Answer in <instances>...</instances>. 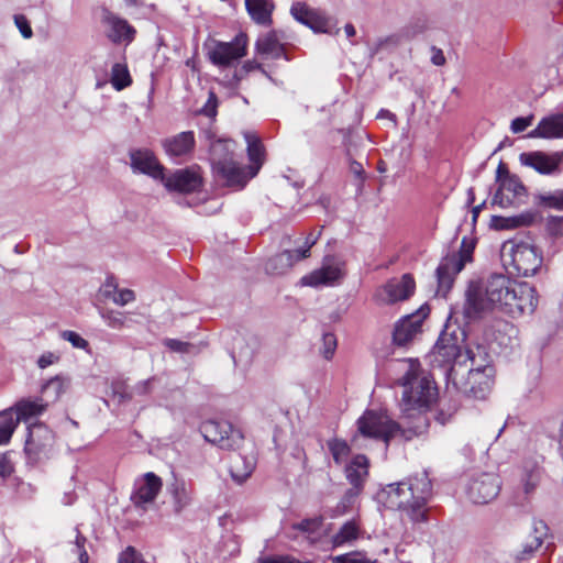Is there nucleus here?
Wrapping results in <instances>:
<instances>
[{
  "instance_id": "f257e3e1",
  "label": "nucleus",
  "mask_w": 563,
  "mask_h": 563,
  "mask_svg": "<svg viewBox=\"0 0 563 563\" xmlns=\"http://www.w3.org/2000/svg\"><path fill=\"white\" fill-rule=\"evenodd\" d=\"M402 365L406 371L398 379V384L404 387L400 402L401 423L393 420L386 412L367 410L357 420L362 435L388 444L395 438L408 441L427 431L429 420L426 411L435 399L437 388L422 373L417 361L408 360Z\"/></svg>"
},
{
  "instance_id": "f03ea898",
  "label": "nucleus",
  "mask_w": 563,
  "mask_h": 563,
  "mask_svg": "<svg viewBox=\"0 0 563 563\" xmlns=\"http://www.w3.org/2000/svg\"><path fill=\"white\" fill-rule=\"evenodd\" d=\"M538 306L534 287L504 274H492L482 285H471L466 291L465 312L475 317L497 310L512 318L532 313Z\"/></svg>"
},
{
  "instance_id": "7ed1b4c3",
  "label": "nucleus",
  "mask_w": 563,
  "mask_h": 563,
  "mask_svg": "<svg viewBox=\"0 0 563 563\" xmlns=\"http://www.w3.org/2000/svg\"><path fill=\"white\" fill-rule=\"evenodd\" d=\"M432 482L427 471L417 472L399 483L388 484L379 494L385 506L397 509L401 518L412 523L428 520V503L432 497Z\"/></svg>"
},
{
  "instance_id": "20e7f679",
  "label": "nucleus",
  "mask_w": 563,
  "mask_h": 563,
  "mask_svg": "<svg viewBox=\"0 0 563 563\" xmlns=\"http://www.w3.org/2000/svg\"><path fill=\"white\" fill-rule=\"evenodd\" d=\"M476 347L465 346V333L457 329L453 332L446 330L439 336L432 352L434 366L443 368L453 384H457L459 368L468 362L476 364Z\"/></svg>"
},
{
  "instance_id": "39448f33",
  "label": "nucleus",
  "mask_w": 563,
  "mask_h": 563,
  "mask_svg": "<svg viewBox=\"0 0 563 563\" xmlns=\"http://www.w3.org/2000/svg\"><path fill=\"white\" fill-rule=\"evenodd\" d=\"M501 260L510 273L522 277L536 275L542 266L539 249L525 241H507L501 247Z\"/></svg>"
},
{
  "instance_id": "423d86ee",
  "label": "nucleus",
  "mask_w": 563,
  "mask_h": 563,
  "mask_svg": "<svg viewBox=\"0 0 563 563\" xmlns=\"http://www.w3.org/2000/svg\"><path fill=\"white\" fill-rule=\"evenodd\" d=\"M476 364H471L466 379L459 375L454 386L470 397L484 399L494 385L495 369L487 362L488 354L483 346L476 345Z\"/></svg>"
},
{
  "instance_id": "0eeeda50",
  "label": "nucleus",
  "mask_w": 563,
  "mask_h": 563,
  "mask_svg": "<svg viewBox=\"0 0 563 563\" xmlns=\"http://www.w3.org/2000/svg\"><path fill=\"white\" fill-rule=\"evenodd\" d=\"M473 251L474 242L464 238L459 253H452L442 258L437 268L439 291L445 294L451 288L454 276L464 268L467 262L472 261Z\"/></svg>"
},
{
  "instance_id": "6e6552de",
  "label": "nucleus",
  "mask_w": 563,
  "mask_h": 563,
  "mask_svg": "<svg viewBox=\"0 0 563 563\" xmlns=\"http://www.w3.org/2000/svg\"><path fill=\"white\" fill-rule=\"evenodd\" d=\"M206 441L223 450H235L243 443V434L228 421L209 420L200 426Z\"/></svg>"
},
{
  "instance_id": "1a4fd4ad",
  "label": "nucleus",
  "mask_w": 563,
  "mask_h": 563,
  "mask_svg": "<svg viewBox=\"0 0 563 563\" xmlns=\"http://www.w3.org/2000/svg\"><path fill=\"white\" fill-rule=\"evenodd\" d=\"M499 476L494 472H477L472 474L466 486V494L474 504H488L500 492Z\"/></svg>"
},
{
  "instance_id": "9d476101",
  "label": "nucleus",
  "mask_w": 563,
  "mask_h": 563,
  "mask_svg": "<svg viewBox=\"0 0 563 563\" xmlns=\"http://www.w3.org/2000/svg\"><path fill=\"white\" fill-rule=\"evenodd\" d=\"M247 36L239 33L230 42L214 41L209 48V60L218 67H230L246 55Z\"/></svg>"
},
{
  "instance_id": "9b49d317",
  "label": "nucleus",
  "mask_w": 563,
  "mask_h": 563,
  "mask_svg": "<svg viewBox=\"0 0 563 563\" xmlns=\"http://www.w3.org/2000/svg\"><path fill=\"white\" fill-rule=\"evenodd\" d=\"M369 461L363 454H357L345 466V477L352 486L344 494L341 505L343 510L352 505L354 499L362 493L368 477Z\"/></svg>"
},
{
  "instance_id": "f8f14e48",
  "label": "nucleus",
  "mask_w": 563,
  "mask_h": 563,
  "mask_svg": "<svg viewBox=\"0 0 563 563\" xmlns=\"http://www.w3.org/2000/svg\"><path fill=\"white\" fill-rule=\"evenodd\" d=\"M416 289V283L410 274H404L399 279L393 278L378 287L374 299L378 305H393L410 298Z\"/></svg>"
},
{
  "instance_id": "ddd939ff",
  "label": "nucleus",
  "mask_w": 563,
  "mask_h": 563,
  "mask_svg": "<svg viewBox=\"0 0 563 563\" xmlns=\"http://www.w3.org/2000/svg\"><path fill=\"white\" fill-rule=\"evenodd\" d=\"M290 14L299 23L316 33H332V20L324 11L311 8L306 2L297 1L291 4Z\"/></svg>"
},
{
  "instance_id": "4468645a",
  "label": "nucleus",
  "mask_w": 563,
  "mask_h": 563,
  "mask_svg": "<svg viewBox=\"0 0 563 563\" xmlns=\"http://www.w3.org/2000/svg\"><path fill=\"white\" fill-rule=\"evenodd\" d=\"M343 276L344 262L332 256H327L319 269H316L301 278V284L311 287L333 286L340 282Z\"/></svg>"
},
{
  "instance_id": "2eb2a0df",
  "label": "nucleus",
  "mask_w": 563,
  "mask_h": 563,
  "mask_svg": "<svg viewBox=\"0 0 563 563\" xmlns=\"http://www.w3.org/2000/svg\"><path fill=\"white\" fill-rule=\"evenodd\" d=\"M216 176L228 187L242 189L258 173V166H243L235 158L212 168Z\"/></svg>"
},
{
  "instance_id": "dca6fc26",
  "label": "nucleus",
  "mask_w": 563,
  "mask_h": 563,
  "mask_svg": "<svg viewBox=\"0 0 563 563\" xmlns=\"http://www.w3.org/2000/svg\"><path fill=\"white\" fill-rule=\"evenodd\" d=\"M161 181L168 191L179 194H191L198 191L202 186L199 168L194 167L177 169L167 176L164 174Z\"/></svg>"
},
{
  "instance_id": "f3484780",
  "label": "nucleus",
  "mask_w": 563,
  "mask_h": 563,
  "mask_svg": "<svg viewBox=\"0 0 563 563\" xmlns=\"http://www.w3.org/2000/svg\"><path fill=\"white\" fill-rule=\"evenodd\" d=\"M429 314L427 306L420 307L416 312L402 317L394 328L393 341L397 345H406L421 332L422 322Z\"/></svg>"
},
{
  "instance_id": "a211bd4d",
  "label": "nucleus",
  "mask_w": 563,
  "mask_h": 563,
  "mask_svg": "<svg viewBox=\"0 0 563 563\" xmlns=\"http://www.w3.org/2000/svg\"><path fill=\"white\" fill-rule=\"evenodd\" d=\"M527 189L520 178L506 177L493 197V203L501 208L518 207L526 201Z\"/></svg>"
},
{
  "instance_id": "6ab92c4d",
  "label": "nucleus",
  "mask_w": 563,
  "mask_h": 563,
  "mask_svg": "<svg viewBox=\"0 0 563 563\" xmlns=\"http://www.w3.org/2000/svg\"><path fill=\"white\" fill-rule=\"evenodd\" d=\"M521 165L533 168L542 175L553 174L563 162V152L547 154L544 152H527L519 155Z\"/></svg>"
},
{
  "instance_id": "aec40b11",
  "label": "nucleus",
  "mask_w": 563,
  "mask_h": 563,
  "mask_svg": "<svg viewBox=\"0 0 563 563\" xmlns=\"http://www.w3.org/2000/svg\"><path fill=\"white\" fill-rule=\"evenodd\" d=\"M54 444V434L46 426L34 423L29 427L25 441V452L34 457H41L49 452Z\"/></svg>"
},
{
  "instance_id": "412c9836",
  "label": "nucleus",
  "mask_w": 563,
  "mask_h": 563,
  "mask_svg": "<svg viewBox=\"0 0 563 563\" xmlns=\"http://www.w3.org/2000/svg\"><path fill=\"white\" fill-rule=\"evenodd\" d=\"M130 159L134 173L147 175L156 180L164 178L165 167L152 151L146 148L132 150Z\"/></svg>"
},
{
  "instance_id": "4be33fe9",
  "label": "nucleus",
  "mask_w": 563,
  "mask_h": 563,
  "mask_svg": "<svg viewBox=\"0 0 563 563\" xmlns=\"http://www.w3.org/2000/svg\"><path fill=\"white\" fill-rule=\"evenodd\" d=\"M196 139L192 131H184L162 140L165 154L173 159H188L194 153Z\"/></svg>"
},
{
  "instance_id": "5701e85b",
  "label": "nucleus",
  "mask_w": 563,
  "mask_h": 563,
  "mask_svg": "<svg viewBox=\"0 0 563 563\" xmlns=\"http://www.w3.org/2000/svg\"><path fill=\"white\" fill-rule=\"evenodd\" d=\"M163 486L161 477L148 472L135 483V490L132 500L135 506L140 507L145 504L153 503Z\"/></svg>"
},
{
  "instance_id": "b1692460",
  "label": "nucleus",
  "mask_w": 563,
  "mask_h": 563,
  "mask_svg": "<svg viewBox=\"0 0 563 563\" xmlns=\"http://www.w3.org/2000/svg\"><path fill=\"white\" fill-rule=\"evenodd\" d=\"M203 137L210 142V162L212 168L222 165L234 158L235 142L230 139H214V134L211 130H205L202 132Z\"/></svg>"
},
{
  "instance_id": "393cba45",
  "label": "nucleus",
  "mask_w": 563,
  "mask_h": 563,
  "mask_svg": "<svg viewBox=\"0 0 563 563\" xmlns=\"http://www.w3.org/2000/svg\"><path fill=\"white\" fill-rule=\"evenodd\" d=\"M528 137L536 139H562L563 112L543 118L534 130L528 133Z\"/></svg>"
},
{
  "instance_id": "a878e982",
  "label": "nucleus",
  "mask_w": 563,
  "mask_h": 563,
  "mask_svg": "<svg viewBox=\"0 0 563 563\" xmlns=\"http://www.w3.org/2000/svg\"><path fill=\"white\" fill-rule=\"evenodd\" d=\"M549 534V528L542 520H534L532 523V534L522 545V550L518 553V560L529 559L543 543Z\"/></svg>"
},
{
  "instance_id": "bb28decb",
  "label": "nucleus",
  "mask_w": 563,
  "mask_h": 563,
  "mask_svg": "<svg viewBox=\"0 0 563 563\" xmlns=\"http://www.w3.org/2000/svg\"><path fill=\"white\" fill-rule=\"evenodd\" d=\"M255 47L258 54L269 56L274 59L280 57H284L287 60L289 59L285 53V47L280 43L275 31L261 35L256 41Z\"/></svg>"
},
{
  "instance_id": "cd10ccee",
  "label": "nucleus",
  "mask_w": 563,
  "mask_h": 563,
  "mask_svg": "<svg viewBox=\"0 0 563 563\" xmlns=\"http://www.w3.org/2000/svg\"><path fill=\"white\" fill-rule=\"evenodd\" d=\"M106 22L110 27L109 38L114 43L131 42L134 37L135 30L128 23L126 20L120 19L117 15L108 13Z\"/></svg>"
},
{
  "instance_id": "c85d7f7f",
  "label": "nucleus",
  "mask_w": 563,
  "mask_h": 563,
  "mask_svg": "<svg viewBox=\"0 0 563 563\" xmlns=\"http://www.w3.org/2000/svg\"><path fill=\"white\" fill-rule=\"evenodd\" d=\"M245 7L255 23L265 26L272 23V13L275 8L272 0H245Z\"/></svg>"
},
{
  "instance_id": "c756f323",
  "label": "nucleus",
  "mask_w": 563,
  "mask_h": 563,
  "mask_svg": "<svg viewBox=\"0 0 563 563\" xmlns=\"http://www.w3.org/2000/svg\"><path fill=\"white\" fill-rule=\"evenodd\" d=\"M168 494L173 499V507L176 514L186 509L192 500V490L184 481L174 479L167 487Z\"/></svg>"
},
{
  "instance_id": "7c9ffc66",
  "label": "nucleus",
  "mask_w": 563,
  "mask_h": 563,
  "mask_svg": "<svg viewBox=\"0 0 563 563\" xmlns=\"http://www.w3.org/2000/svg\"><path fill=\"white\" fill-rule=\"evenodd\" d=\"M320 229L317 234L309 233L306 238L305 245L302 247L285 251L282 254H278L274 261L284 262L286 261L287 266H291L295 262H298L300 260L307 258L310 256V249L317 243L318 239L321 235Z\"/></svg>"
},
{
  "instance_id": "2f4dec72",
  "label": "nucleus",
  "mask_w": 563,
  "mask_h": 563,
  "mask_svg": "<svg viewBox=\"0 0 563 563\" xmlns=\"http://www.w3.org/2000/svg\"><path fill=\"white\" fill-rule=\"evenodd\" d=\"M254 467L255 463L252 459L235 454L231 457L229 472L236 484H242L251 476Z\"/></svg>"
},
{
  "instance_id": "473e14b6",
  "label": "nucleus",
  "mask_w": 563,
  "mask_h": 563,
  "mask_svg": "<svg viewBox=\"0 0 563 563\" xmlns=\"http://www.w3.org/2000/svg\"><path fill=\"white\" fill-rule=\"evenodd\" d=\"M48 406V402H43L42 399H22L15 405L16 423L20 420H29L33 417L43 413Z\"/></svg>"
},
{
  "instance_id": "72a5a7b5",
  "label": "nucleus",
  "mask_w": 563,
  "mask_h": 563,
  "mask_svg": "<svg viewBox=\"0 0 563 563\" xmlns=\"http://www.w3.org/2000/svg\"><path fill=\"white\" fill-rule=\"evenodd\" d=\"M361 529L355 520L346 521L339 531L332 537L331 542L333 548H341L351 545L360 538Z\"/></svg>"
},
{
  "instance_id": "f704fd0d",
  "label": "nucleus",
  "mask_w": 563,
  "mask_h": 563,
  "mask_svg": "<svg viewBox=\"0 0 563 563\" xmlns=\"http://www.w3.org/2000/svg\"><path fill=\"white\" fill-rule=\"evenodd\" d=\"M244 137L247 144V155L251 162L250 166H258L260 170L264 163V146L254 133L246 132Z\"/></svg>"
},
{
  "instance_id": "c9c22d12",
  "label": "nucleus",
  "mask_w": 563,
  "mask_h": 563,
  "mask_svg": "<svg viewBox=\"0 0 563 563\" xmlns=\"http://www.w3.org/2000/svg\"><path fill=\"white\" fill-rule=\"evenodd\" d=\"M533 216L526 213L516 217H493L494 227L497 230H509L528 225L532 222Z\"/></svg>"
},
{
  "instance_id": "e433bc0d",
  "label": "nucleus",
  "mask_w": 563,
  "mask_h": 563,
  "mask_svg": "<svg viewBox=\"0 0 563 563\" xmlns=\"http://www.w3.org/2000/svg\"><path fill=\"white\" fill-rule=\"evenodd\" d=\"M110 82L112 87L118 91L125 89L132 84V78L126 65L115 63L112 66Z\"/></svg>"
},
{
  "instance_id": "4c0bfd02",
  "label": "nucleus",
  "mask_w": 563,
  "mask_h": 563,
  "mask_svg": "<svg viewBox=\"0 0 563 563\" xmlns=\"http://www.w3.org/2000/svg\"><path fill=\"white\" fill-rule=\"evenodd\" d=\"M327 446L335 464L338 465L344 463L351 453L350 445L344 440L341 439L334 438L329 440L327 442Z\"/></svg>"
},
{
  "instance_id": "58836bf2",
  "label": "nucleus",
  "mask_w": 563,
  "mask_h": 563,
  "mask_svg": "<svg viewBox=\"0 0 563 563\" xmlns=\"http://www.w3.org/2000/svg\"><path fill=\"white\" fill-rule=\"evenodd\" d=\"M68 387V380L64 377L56 376L49 379L42 388V393L46 397H51L52 401H55Z\"/></svg>"
},
{
  "instance_id": "ea45409f",
  "label": "nucleus",
  "mask_w": 563,
  "mask_h": 563,
  "mask_svg": "<svg viewBox=\"0 0 563 563\" xmlns=\"http://www.w3.org/2000/svg\"><path fill=\"white\" fill-rule=\"evenodd\" d=\"M16 426V420H14L11 413H2L0 416V445L10 442Z\"/></svg>"
},
{
  "instance_id": "a19ab883",
  "label": "nucleus",
  "mask_w": 563,
  "mask_h": 563,
  "mask_svg": "<svg viewBox=\"0 0 563 563\" xmlns=\"http://www.w3.org/2000/svg\"><path fill=\"white\" fill-rule=\"evenodd\" d=\"M323 525V517L317 516L313 518H307L300 521L299 523L294 525V528L300 530L308 536L317 534Z\"/></svg>"
},
{
  "instance_id": "79ce46f5",
  "label": "nucleus",
  "mask_w": 563,
  "mask_h": 563,
  "mask_svg": "<svg viewBox=\"0 0 563 563\" xmlns=\"http://www.w3.org/2000/svg\"><path fill=\"white\" fill-rule=\"evenodd\" d=\"M538 198L542 206L563 210V190L540 195Z\"/></svg>"
},
{
  "instance_id": "37998d69",
  "label": "nucleus",
  "mask_w": 563,
  "mask_h": 563,
  "mask_svg": "<svg viewBox=\"0 0 563 563\" xmlns=\"http://www.w3.org/2000/svg\"><path fill=\"white\" fill-rule=\"evenodd\" d=\"M102 319L106 321L108 327L115 330H120L125 327L128 321L125 313L113 310L102 313Z\"/></svg>"
},
{
  "instance_id": "c03bdc74",
  "label": "nucleus",
  "mask_w": 563,
  "mask_h": 563,
  "mask_svg": "<svg viewBox=\"0 0 563 563\" xmlns=\"http://www.w3.org/2000/svg\"><path fill=\"white\" fill-rule=\"evenodd\" d=\"M239 344H235L232 351V358L235 364L243 363L247 364L253 358V350L245 344V346L242 345V341L238 342Z\"/></svg>"
},
{
  "instance_id": "a18cd8bd",
  "label": "nucleus",
  "mask_w": 563,
  "mask_h": 563,
  "mask_svg": "<svg viewBox=\"0 0 563 563\" xmlns=\"http://www.w3.org/2000/svg\"><path fill=\"white\" fill-rule=\"evenodd\" d=\"M60 338L71 344L73 347L89 351V342L84 339L79 333L65 330L60 332Z\"/></svg>"
},
{
  "instance_id": "49530a36",
  "label": "nucleus",
  "mask_w": 563,
  "mask_h": 563,
  "mask_svg": "<svg viewBox=\"0 0 563 563\" xmlns=\"http://www.w3.org/2000/svg\"><path fill=\"white\" fill-rule=\"evenodd\" d=\"M76 537L73 551L78 555L79 563H88L89 555L86 551L85 543L87 539L80 533L78 528L75 529Z\"/></svg>"
},
{
  "instance_id": "de8ad7c7",
  "label": "nucleus",
  "mask_w": 563,
  "mask_h": 563,
  "mask_svg": "<svg viewBox=\"0 0 563 563\" xmlns=\"http://www.w3.org/2000/svg\"><path fill=\"white\" fill-rule=\"evenodd\" d=\"M333 563H373L361 552L341 554L332 559Z\"/></svg>"
},
{
  "instance_id": "09e8293b",
  "label": "nucleus",
  "mask_w": 563,
  "mask_h": 563,
  "mask_svg": "<svg viewBox=\"0 0 563 563\" xmlns=\"http://www.w3.org/2000/svg\"><path fill=\"white\" fill-rule=\"evenodd\" d=\"M118 563H148L144 560L143 555L137 552L133 547H128L119 555Z\"/></svg>"
},
{
  "instance_id": "8fccbe9b",
  "label": "nucleus",
  "mask_w": 563,
  "mask_h": 563,
  "mask_svg": "<svg viewBox=\"0 0 563 563\" xmlns=\"http://www.w3.org/2000/svg\"><path fill=\"white\" fill-rule=\"evenodd\" d=\"M322 343H323V347L321 351L322 355L327 360L332 358V356L335 352V349H336L335 335L333 333H324L322 336Z\"/></svg>"
},
{
  "instance_id": "3c124183",
  "label": "nucleus",
  "mask_w": 563,
  "mask_h": 563,
  "mask_svg": "<svg viewBox=\"0 0 563 563\" xmlns=\"http://www.w3.org/2000/svg\"><path fill=\"white\" fill-rule=\"evenodd\" d=\"M547 230L552 236L563 238V216L549 217L547 221Z\"/></svg>"
},
{
  "instance_id": "603ef678",
  "label": "nucleus",
  "mask_w": 563,
  "mask_h": 563,
  "mask_svg": "<svg viewBox=\"0 0 563 563\" xmlns=\"http://www.w3.org/2000/svg\"><path fill=\"white\" fill-rule=\"evenodd\" d=\"M164 344L169 350L178 353H189L194 349L192 344L177 339H166Z\"/></svg>"
},
{
  "instance_id": "864d4df0",
  "label": "nucleus",
  "mask_w": 563,
  "mask_h": 563,
  "mask_svg": "<svg viewBox=\"0 0 563 563\" xmlns=\"http://www.w3.org/2000/svg\"><path fill=\"white\" fill-rule=\"evenodd\" d=\"M217 109H218V98L214 92L209 93V98L205 106L201 108L200 113L205 114L206 117L210 119H214L217 115Z\"/></svg>"
},
{
  "instance_id": "5fc2aeb1",
  "label": "nucleus",
  "mask_w": 563,
  "mask_h": 563,
  "mask_svg": "<svg viewBox=\"0 0 563 563\" xmlns=\"http://www.w3.org/2000/svg\"><path fill=\"white\" fill-rule=\"evenodd\" d=\"M533 117H518L511 121L510 130L512 133H520L527 130L532 123Z\"/></svg>"
},
{
  "instance_id": "6e6d98bb",
  "label": "nucleus",
  "mask_w": 563,
  "mask_h": 563,
  "mask_svg": "<svg viewBox=\"0 0 563 563\" xmlns=\"http://www.w3.org/2000/svg\"><path fill=\"white\" fill-rule=\"evenodd\" d=\"M155 377H151L145 380L136 383L132 388V394L137 396H144L152 391Z\"/></svg>"
},
{
  "instance_id": "4d7b16f0",
  "label": "nucleus",
  "mask_w": 563,
  "mask_h": 563,
  "mask_svg": "<svg viewBox=\"0 0 563 563\" xmlns=\"http://www.w3.org/2000/svg\"><path fill=\"white\" fill-rule=\"evenodd\" d=\"M135 300V294L131 289H119L113 297V302L119 306H125Z\"/></svg>"
},
{
  "instance_id": "13d9d810",
  "label": "nucleus",
  "mask_w": 563,
  "mask_h": 563,
  "mask_svg": "<svg viewBox=\"0 0 563 563\" xmlns=\"http://www.w3.org/2000/svg\"><path fill=\"white\" fill-rule=\"evenodd\" d=\"M14 23L24 38H30L33 35L32 29L27 19L22 14L14 15Z\"/></svg>"
},
{
  "instance_id": "bf43d9fd",
  "label": "nucleus",
  "mask_w": 563,
  "mask_h": 563,
  "mask_svg": "<svg viewBox=\"0 0 563 563\" xmlns=\"http://www.w3.org/2000/svg\"><path fill=\"white\" fill-rule=\"evenodd\" d=\"M540 481V471L538 468L529 472L523 479V487L527 494L531 493Z\"/></svg>"
},
{
  "instance_id": "052dcab7",
  "label": "nucleus",
  "mask_w": 563,
  "mask_h": 563,
  "mask_svg": "<svg viewBox=\"0 0 563 563\" xmlns=\"http://www.w3.org/2000/svg\"><path fill=\"white\" fill-rule=\"evenodd\" d=\"M400 42V38L398 35H389L385 38H379L374 46L371 48L372 54H377L384 46L390 45V46H397Z\"/></svg>"
},
{
  "instance_id": "680f3d73",
  "label": "nucleus",
  "mask_w": 563,
  "mask_h": 563,
  "mask_svg": "<svg viewBox=\"0 0 563 563\" xmlns=\"http://www.w3.org/2000/svg\"><path fill=\"white\" fill-rule=\"evenodd\" d=\"M424 30H426L424 23L417 21V22L411 23V24L407 25L406 27H404L402 36H405L408 40L413 38L418 34L422 33Z\"/></svg>"
},
{
  "instance_id": "e2e57ef3",
  "label": "nucleus",
  "mask_w": 563,
  "mask_h": 563,
  "mask_svg": "<svg viewBox=\"0 0 563 563\" xmlns=\"http://www.w3.org/2000/svg\"><path fill=\"white\" fill-rule=\"evenodd\" d=\"M13 463L9 456V454L3 453L0 454V476L5 478L13 473Z\"/></svg>"
},
{
  "instance_id": "0e129e2a",
  "label": "nucleus",
  "mask_w": 563,
  "mask_h": 563,
  "mask_svg": "<svg viewBox=\"0 0 563 563\" xmlns=\"http://www.w3.org/2000/svg\"><path fill=\"white\" fill-rule=\"evenodd\" d=\"M350 164H349V169H350V173L356 178L360 180V184H363L364 180H365V170L363 168V165L361 163H358L357 161L353 159V158H350L349 159Z\"/></svg>"
},
{
  "instance_id": "69168bd1",
  "label": "nucleus",
  "mask_w": 563,
  "mask_h": 563,
  "mask_svg": "<svg viewBox=\"0 0 563 563\" xmlns=\"http://www.w3.org/2000/svg\"><path fill=\"white\" fill-rule=\"evenodd\" d=\"M430 53H431L430 60H431V63L433 65H435V66H443V65H445L446 58H445L444 53H443V51L441 48H439L437 46H431Z\"/></svg>"
},
{
  "instance_id": "338daca9",
  "label": "nucleus",
  "mask_w": 563,
  "mask_h": 563,
  "mask_svg": "<svg viewBox=\"0 0 563 563\" xmlns=\"http://www.w3.org/2000/svg\"><path fill=\"white\" fill-rule=\"evenodd\" d=\"M256 69L261 70L265 76H267L268 78H271V77H269V75L266 73V70L263 68V66H262L260 63L254 62V60H247V62H245V63L243 64L242 68L240 69V73H245V74H247V73L253 71V70H256Z\"/></svg>"
},
{
  "instance_id": "774afa93",
  "label": "nucleus",
  "mask_w": 563,
  "mask_h": 563,
  "mask_svg": "<svg viewBox=\"0 0 563 563\" xmlns=\"http://www.w3.org/2000/svg\"><path fill=\"white\" fill-rule=\"evenodd\" d=\"M57 360L58 357L55 356L53 353H45L41 355L40 358L37 360V365L41 368H45L55 363Z\"/></svg>"
}]
</instances>
